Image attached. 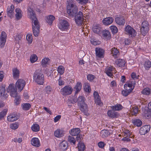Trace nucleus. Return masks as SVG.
<instances>
[{
	"instance_id": "0eeeda50",
	"label": "nucleus",
	"mask_w": 151,
	"mask_h": 151,
	"mask_svg": "<svg viewBox=\"0 0 151 151\" xmlns=\"http://www.w3.org/2000/svg\"><path fill=\"white\" fill-rule=\"evenodd\" d=\"M126 34L131 37H135L136 35V32L135 30L129 25H127L125 28Z\"/></svg>"
},
{
	"instance_id": "de8ad7c7",
	"label": "nucleus",
	"mask_w": 151,
	"mask_h": 151,
	"mask_svg": "<svg viewBox=\"0 0 151 151\" xmlns=\"http://www.w3.org/2000/svg\"><path fill=\"white\" fill-rule=\"evenodd\" d=\"M7 111V109H4L1 112H0V120L4 118V116L6 115Z\"/></svg>"
},
{
	"instance_id": "393cba45",
	"label": "nucleus",
	"mask_w": 151,
	"mask_h": 151,
	"mask_svg": "<svg viewBox=\"0 0 151 151\" xmlns=\"http://www.w3.org/2000/svg\"><path fill=\"white\" fill-rule=\"evenodd\" d=\"M55 19V17L53 15H50L46 17V21L50 25H51Z\"/></svg>"
},
{
	"instance_id": "864d4df0",
	"label": "nucleus",
	"mask_w": 151,
	"mask_h": 151,
	"mask_svg": "<svg viewBox=\"0 0 151 151\" xmlns=\"http://www.w3.org/2000/svg\"><path fill=\"white\" fill-rule=\"evenodd\" d=\"M113 33H116L118 32V29L117 27L114 26H112L110 27Z\"/></svg>"
},
{
	"instance_id": "423d86ee",
	"label": "nucleus",
	"mask_w": 151,
	"mask_h": 151,
	"mask_svg": "<svg viewBox=\"0 0 151 151\" xmlns=\"http://www.w3.org/2000/svg\"><path fill=\"white\" fill-rule=\"evenodd\" d=\"M83 16V14L81 11H79L78 13L74 16L76 22L78 25L81 24L83 23L84 20Z\"/></svg>"
},
{
	"instance_id": "ea45409f",
	"label": "nucleus",
	"mask_w": 151,
	"mask_h": 151,
	"mask_svg": "<svg viewBox=\"0 0 151 151\" xmlns=\"http://www.w3.org/2000/svg\"><path fill=\"white\" fill-rule=\"evenodd\" d=\"M23 109L25 110H29L31 107V105L29 103L23 104H22Z\"/></svg>"
},
{
	"instance_id": "b1692460",
	"label": "nucleus",
	"mask_w": 151,
	"mask_h": 151,
	"mask_svg": "<svg viewBox=\"0 0 151 151\" xmlns=\"http://www.w3.org/2000/svg\"><path fill=\"white\" fill-rule=\"evenodd\" d=\"M92 30L94 33L99 34L101 33V28L99 25H94L92 27Z\"/></svg>"
},
{
	"instance_id": "9b49d317",
	"label": "nucleus",
	"mask_w": 151,
	"mask_h": 151,
	"mask_svg": "<svg viewBox=\"0 0 151 151\" xmlns=\"http://www.w3.org/2000/svg\"><path fill=\"white\" fill-rule=\"evenodd\" d=\"M150 128V125H145L141 127L139 132L141 135H145L149 131Z\"/></svg>"
},
{
	"instance_id": "49530a36",
	"label": "nucleus",
	"mask_w": 151,
	"mask_h": 151,
	"mask_svg": "<svg viewBox=\"0 0 151 151\" xmlns=\"http://www.w3.org/2000/svg\"><path fill=\"white\" fill-rule=\"evenodd\" d=\"M26 39L29 43H31L32 41V34H27L26 36Z\"/></svg>"
},
{
	"instance_id": "473e14b6",
	"label": "nucleus",
	"mask_w": 151,
	"mask_h": 151,
	"mask_svg": "<svg viewBox=\"0 0 151 151\" xmlns=\"http://www.w3.org/2000/svg\"><path fill=\"white\" fill-rule=\"evenodd\" d=\"M111 50L112 55L114 56L115 58H116L117 55L119 53L118 50L115 47H114L112 48Z\"/></svg>"
},
{
	"instance_id": "2eb2a0df",
	"label": "nucleus",
	"mask_w": 151,
	"mask_h": 151,
	"mask_svg": "<svg viewBox=\"0 0 151 151\" xmlns=\"http://www.w3.org/2000/svg\"><path fill=\"white\" fill-rule=\"evenodd\" d=\"M93 96L95 99V103L99 105H101V102L100 97L99 96L98 93L96 91H95L93 93Z\"/></svg>"
},
{
	"instance_id": "7ed1b4c3",
	"label": "nucleus",
	"mask_w": 151,
	"mask_h": 151,
	"mask_svg": "<svg viewBox=\"0 0 151 151\" xmlns=\"http://www.w3.org/2000/svg\"><path fill=\"white\" fill-rule=\"evenodd\" d=\"M34 79L38 84L42 85L44 83V78L42 71L40 69L36 70L33 76Z\"/></svg>"
},
{
	"instance_id": "aec40b11",
	"label": "nucleus",
	"mask_w": 151,
	"mask_h": 151,
	"mask_svg": "<svg viewBox=\"0 0 151 151\" xmlns=\"http://www.w3.org/2000/svg\"><path fill=\"white\" fill-rule=\"evenodd\" d=\"M81 130L80 129L78 128H76L73 129L70 131V134L72 136H76L79 134Z\"/></svg>"
},
{
	"instance_id": "4468645a",
	"label": "nucleus",
	"mask_w": 151,
	"mask_h": 151,
	"mask_svg": "<svg viewBox=\"0 0 151 151\" xmlns=\"http://www.w3.org/2000/svg\"><path fill=\"white\" fill-rule=\"evenodd\" d=\"M96 55L99 58H103L104 50L100 48H96L95 49Z\"/></svg>"
},
{
	"instance_id": "37998d69",
	"label": "nucleus",
	"mask_w": 151,
	"mask_h": 151,
	"mask_svg": "<svg viewBox=\"0 0 151 151\" xmlns=\"http://www.w3.org/2000/svg\"><path fill=\"white\" fill-rule=\"evenodd\" d=\"M141 28H146V29H149L148 22L146 21H144L143 22L142 24Z\"/></svg>"
},
{
	"instance_id": "9d476101",
	"label": "nucleus",
	"mask_w": 151,
	"mask_h": 151,
	"mask_svg": "<svg viewBox=\"0 0 151 151\" xmlns=\"http://www.w3.org/2000/svg\"><path fill=\"white\" fill-rule=\"evenodd\" d=\"M25 84V81L22 79H18L16 83V87L19 89L20 91L22 90Z\"/></svg>"
},
{
	"instance_id": "680f3d73",
	"label": "nucleus",
	"mask_w": 151,
	"mask_h": 151,
	"mask_svg": "<svg viewBox=\"0 0 151 151\" xmlns=\"http://www.w3.org/2000/svg\"><path fill=\"white\" fill-rule=\"evenodd\" d=\"M76 139L77 141H79V142H81V135L80 134H79L76 135Z\"/></svg>"
},
{
	"instance_id": "0e129e2a",
	"label": "nucleus",
	"mask_w": 151,
	"mask_h": 151,
	"mask_svg": "<svg viewBox=\"0 0 151 151\" xmlns=\"http://www.w3.org/2000/svg\"><path fill=\"white\" fill-rule=\"evenodd\" d=\"M131 76L132 78L133 79L138 78L137 76L136 75V73H132L131 74Z\"/></svg>"
},
{
	"instance_id": "4be33fe9",
	"label": "nucleus",
	"mask_w": 151,
	"mask_h": 151,
	"mask_svg": "<svg viewBox=\"0 0 151 151\" xmlns=\"http://www.w3.org/2000/svg\"><path fill=\"white\" fill-rule=\"evenodd\" d=\"M64 132L63 130L58 129L54 132L55 136L58 137H60L63 136Z\"/></svg>"
},
{
	"instance_id": "052dcab7",
	"label": "nucleus",
	"mask_w": 151,
	"mask_h": 151,
	"mask_svg": "<svg viewBox=\"0 0 151 151\" xmlns=\"http://www.w3.org/2000/svg\"><path fill=\"white\" fill-rule=\"evenodd\" d=\"M105 145V144H104V143L103 142L101 141L98 143V146L99 147L101 148H103L104 147Z\"/></svg>"
},
{
	"instance_id": "2f4dec72",
	"label": "nucleus",
	"mask_w": 151,
	"mask_h": 151,
	"mask_svg": "<svg viewBox=\"0 0 151 151\" xmlns=\"http://www.w3.org/2000/svg\"><path fill=\"white\" fill-rule=\"evenodd\" d=\"M78 148L79 151H83L85 149L84 144L82 142H79L78 145Z\"/></svg>"
},
{
	"instance_id": "69168bd1",
	"label": "nucleus",
	"mask_w": 151,
	"mask_h": 151,
	"mask_svg": "<svg viewBox=\"0 0 151 151\" xmlns=\"http://www.w3.org/2000/svg\"><path fill=\"white\" fill-rule=\"evenodd\" d=\"M61 115H58L56 116L54 119V121L55 122L58 121L61 118Z\"/></svg>"
},
{
	"instance_id": "f704fd0d",
	"label": "nucleus",
	"mask_w": 151,
	"mask_h": 151,
	"mask_svg": "<svg viewBox=\"0 0 151 151\" xmlns=\"http://www.w3.org/2000/svg\"><path fill=\"white\" fill-rule=\"evenodd\" d=\"M133 88H129L128 90L126 89V90L122 91V94L124 96H127L132 91Z\"/></svg>"
},
{
	"instance_id": "6e6552de",
	"label": "nucleus",
	"mask_w": 151,
	"mask_h": 151,
	"mask_svg": "<svg viewBox=\"0 0 151 151\" xmlns=\"http://www.w3.org/2000/svg\"><path fill=\"white\" fill-rule=\"evenodd\" d=\"M69 26V24L66 20H61L60 21L59 28L60 29L62 30L67 29H68Z\"/></svg>"
},
{
	"instance_id": "4d7b16f0",
	"label": "nucleus",
	"mask_w": 151,
	"mask_h": 151,
	"mask_svg": "<svg viewBox=\"0 0 151 151\" xmlns=\"http://www.w3.org/2000/svg\"><path fill=\"white\" fill-rule=\"evenodd\" d=\"M18 125L17 124L14 123L11 124L10 125V127L12 129H16L18 127Z\"/></svg>"
},
{
	"instance_id": "6e6d98bb",
	"label": "nucleus",
	"mask_w": 151,
	"mask_h": 151,
	"mask_svg": "<svg viewBox=\"0 0 151 151\" xmlns=\"http://www.w3.org/2000/svg\"><path fill=\"white\" fill-rule=\"evenodd\" d=\"M95 78V76L91 74H89L87 76V79L89 81L93 80Z\"/></svg>"
},
{
	"instance_id": "4c0bfd02",
	"label": "nucleus",
	"mask_w": 151,
	"mask_h": 151,
	"mask_svg": "<svg viewBox=\"0 0 151 151\" xmlns=\"http://www.w3.org/2000/svg\"><path fill=\"white\" fill-rule=\"evenodd\" d=\"M81 83L79 82H78L74 88L76 89V93L78 92L81 90Z\"/></svg>"
},
{
	"instance_id": "72a5a7b5",
	"label": "nucleus",
	"mask_w": 151,
	"mask_h": 151,
	"mask_svg": "<svg viewBox=\"0 0 151 151\" xmlns=\"http://www.w3.org/2000/svg\"><path fill=\"white\" fill-rule=\"evenodd\" d=\"M13 97L15 98V99L14 100V103L17 105H18L20 103L21 101L19 95L17 93H16V95Z\"/></svg>"
},
{
	"instance_id": "79ce46f5",
	"label": "nucleus",
	"mask_w": 151,
	"mask_h": 151,
	"mask_svg": "<svg viewBox=\"0 0 151 151\" xmlns=\"http://www.w3.org/2000/svg\"><path fill=\"white\" fill-rule=\"evenodd\" d=\"M122 108V106L120 104H117L115 106H113L112 107V109L113 110H120Z\"/></svg>"
},
{
	"instance_id": "c756f323",
	"label": "nucleus",
	"mask_w": 151,
	"mask_h": 151,
	"mask_svg": "<svg viewBox=\"0 0 151 151\" xmlns=\"http://www.w3.org/2000/svg\"><path fill=\"white\" fill-rule=\"evenodd\" d=\"M108 116L111 118H114L117 115V113L115 112L114 110H109L107 112Z\"/></svg>"
},
{
	"instance_id": "f03ea898",
	"label": "nucleus",
	"mask_w": 151,
	"mask_h": 151,
	"mask_svg": "<svg viewBox=\"0 0 151 151\" xmlns=\"http://www.w3.org/2000/svg\"><path fill=\"white\" fill-rule=\"evenodd\" d=\"M85 99L83 96H81L78 97L77 99V102L78 105L80 107L81 111L83 112L85 114L88 115V109L87 105L85 102Z\"/></svg>"
},
{
	"instance_id": "20e7f679",
	"label": "nucleus",
	"mask_w": 151,
	"mask_h": 151,
	"mask_svg": "<svg viewBox=\"0 0 151 151\" xmlns=\"http://www.w3.org/2000/svg\"><path fill=\"white\" fill-rule=\"evenodd\" d=\"M67 12L69 15L71 17H74L78 13L77 6L75 4H71L70 5L67 6Z\"/></svg>"
},
{
	"instance_id": "13d9d810",
	"label": "nucleus",
	"mask_w": 151,
	"mask_h": 151,
	"mask_svg": "<svg viewBox=\"0 0 151 151\" xmlns=\"http://www.w3.org/2000/svg\"><path fill=\"white\" fill-rule=\"evenodd\" d=\"M78 3L81 4H85L87 3L88 0H76Z\"/></svg>"
},
{
	"instance_id": "603ef678",
	"label": "nucleus",
	"mask_w": 151,
	"mask_h": 151,
	"mask_svg": "<svg viewBox=\"0 0 151 151\" xmlns=\"http://www.w3.org/2000/svg\"><path fill=\"white\" fill-rule=\"evenodd\" d=\"M84 89L86 92H89L91 90L90 87L88 83H85Z\"/></svg>"
},
{
	"instance_id": "7c9ffc66",
	"label": "nucleus",
	"mask_w": 151,
	"mask_h": 151,
	"mask_svg": "<svg viewBox=\"0 0 151 151\" xmlns=\"http://www.w3.org/2000/svg\"><path fill=\"white\" fill-rule=\"evenodd\" d=\"M50 59L47 58H45L42 60L41 64L43 67H46L47 66V65H48Z\"/></svg>"
},
{
	"instance_id": "a19ab883",
	"label": "nucleus",
	"mask_w": 151,
	"mask_h": 151,
	"mask_svg": "<svg viewBox=\"0 0 151 151\" xmlns=\"http://www.w3.org/2000/svg\"><path fill=\"white\" fill-rule=\"evenodd\" d=\"M37 59V57L35 54L32 55L30 57V60L31 62L32 63L35 62Z\"/></svg>"
},
{
	"instance_id": "bf43d9fd",
	"label": "nucleus",
	"mask_w": 151,
	"mask_h": 151,
	"mask_svg": "<svg viewBox=\"0 0 151 151\" xmlns=\"http://www.w3.org/2000/svg\"><path fill=\"white\" fill-rule=\"evenodd\" d=\"M132 108L133 110L132 114L135 115L137 114L138 112V108L135 106L133 107Z\"/></svg>"
},
{
	"instance_id": "ddd939ff",
	"label": "nucleus",
	"mask_w": 151,
	"mask_h": 151,
	"mask_svg": "<svg viewBox=\"0 0 151 151\" xmlns=\"http://www.w3.org/2000/svg\"><path fill=\"white\" fill-rule=\"evenodd\" d=\"M14 9V6L12 5L10 6L7 7V13L9 17L12 18L14 15L13 11Z\"/></svg>"
},
{
	"instance_id": "338daca9",
	"label": "nucleus",
	"mask_w": 151,
	"mask_h": 151,
	"mask_svg": "<svg viewBox=\"0 0 151 151\" xmlns=\"http://www.w3.org/2000/svg\"><path fill=\"white\" fill-rule=\"evenodd\" d=\"M43 109L47 112L49 114H50V115L52 114V112L50 110V109H48L47 108L45 107H44Z\"/></svg>"
},
{
	"instance_id": "f3484780",
	"label": "nucleus",
	"mask_w": 151,
	"mask_h": 151,
	"mask_svg": "<svg viewBox=\"0 0 151 151\" xmlns=\"http://www.w3.org/2000/svg\"><path fill=\"white\" fill-rule=\"evenodd\" d=\"M19 118V117L16 114H10L7 117V119L9 121L12 122L17 120Z\"/></svg>"
},
{
	"instance_id": "c9c22d12",
	"label": "nucleus",
	"mask_w": 151,
	"mask_h": 151,
	"mask_svg": "<svg viewBox=\"0 0 151 151\" xmlns=\"http://www.w3.org/2000/svg\"><path fill=\"white\" fill-rule=\"evenodd\" d=\"M132 122L137 127H140L142 124V122L139 119H136L133 120Z\"/></svg>"
},
{
	"instance_id": "a18cd8bd",
	"label": "nucleus",
	"mask_w": 151,
	"mask_h": 151,
	"mask_svg": "<svg viewBox=\"0 0 151 151\" xmlns=\"http://www.w3.org/2000/svg\"><path fill=\"white\" fill-rule=\"evenodd\" d=\"M64 70L65 68L64 67L62 66H60L58 68V72L60 75H62L63 73Z\"/></svg>"
},
{
	"instance_id": "6ab92c4d",
	"label": "nucleus",
	"mask_w": 151,
	"mask_h": 151,
	"mask_svg": "<svg viewBox=\"0 0 151 151\" xmlns=\"http://www.w3.org/2000/svg\"><path fill=\"white\" fill-rule=\"evenodd\" d=\"M115 63L119 67H122L125 66L126 62L124 60L117 59L115 61Z\"/></svg>"
},
{
	"instance_id": "e2e57ef3",
	"label": "nucleus",
	"mask_w": 151,
	"mask_h": 151,
	"mask_svg": "<svg viewBox=\"0 0 151 151\" xmlns=\"http://www.w3.org/2000/svg\"><path fill=\"white\" fill-rule=\"evenodd\" d=\"M45 90L47 93H49L51 90L50 86H47L45 88Z\"/></svg>"
},
{
	"instance_id": "e433bc0d",
	"label": "nucleus",
	"mask_w": 151,
	"mask_h": 151,
	"mask_svg": "<svg viewBox=\"0 0 151 151\" xmlns=\"http://www.w3.org/2000/svg\"><path fill=\"white\" fill-rule=\"evenodd\" d=\"M32 130L34 132H37L39 131V125L37 124H33L31 127Z\"/></svg>"
},
{
	"instance_id": "cd10ccee",
	"label": "nucleus",
	"mask_w": 151,
	"mask_h": 151,
	"mask_svg": "<svg viewBox=\"0 0 151 151\" xmlns=\"http://www.w3.org/2000/svg\"><path fill=\"white\" fill-rule=\"evenodd\" d=\"M15 11L16 12V14L15 15V16L17 19L18 20L20 19L22 17V11L19 8H17L16 9Z\"/></svg>"
},
{
	"instance_id": "bb28decb",
	"label": "nucleus",
	"mask_w": 151,
	"mask_h": 151,
	"mask_svg": "<svg viewBox=\"0 0 151 151\" xmlns=\"http://www.w3.org/2000/svg\"><path fill=\"white\" fill-rule=\"evenodd\" d=\"M60 148L63 150H66L68 147V143L65 141H63L60 143Z\"/></svg>"
},
{
	"instance_id": "c03bdc74",
	"label": "nucleus",
	"mask_w": 151,
	"mask_h": 151,
	"mask_svg": "<svg viewBox=\"0 0 151 151\" xmlns=\"http://www.w3.org/2000/svg\"><path fill=\"white\" fill-rule=\"evenodd\" d=\"M103 36L104 37H109L110 36V33L108 30H105L102 32Z\"/></svg>"
},
{
	"instance_id": "f257e3e1",
	"label": "nucleus",
	"mask_w": 151,
	"mask_h": 151,
	"mask_svg": "<svg viewBox=\"0 0 151 151\" xmlns=\"http://www.w3.org/2000/svg\"><path fill=\"white\" fill-rule=\"evenodd\" d=\"M28 14L32 21L33 33L35 37L38 36L40 31L39 23L36 17L34 11L30 8L28 9Z\"/></svg>"
},
{
	"instance_id": "8fccbe9b",
	"label": "nucleus",
	"mask_w": 151,
	"mask_h": 151,
	"mask_svg": "<svg viewBox=\"0 0 151 151\" xmlns=\"http://www.w3.org/2000/svg\"><path fill=\"white\" fill-rule=\"evenodd\" d=\"M142 93L144 95H148L150 94V89L148 88L144 89L142 91Z\"/></svg>"
},
{
	"instance_id": "39448f33",
	"label": "nucleus",
	"mask_w": 151,
	"mask_h": 151,
	"mask_svg": "<svg viewBox=\"0 0 151 151\" xmlns=\"http://www.w3.org/2000/svg\"><path fill=\"white\" fill-rule=\"evenodd\" d=\"M6 92L9 93L10 95L12 97L15 96L17 93L16 86L14 84H10L7 88Z\"/></svg>"
},
{
	"instance_id": "5fc2aeb1",
	"label": "nucleus",
	"mask_w": 151,
	"mask_h": 151,
	"mask_svg": "<svg viewBox=\"0 0 151 151\" xmlns=\"http://www.w3.org/2000/svg\"><path fill=\"white\" fill-rule=\"evenodd\" d=\"M91 42L92 44L94 45H97L100 44V42L99 41H96V39H91Z\"/></svg>"
},
{
	"instance_id": "09e8293b",
	"label": "nucleus",
	"mask_w": 151,
	"mask_h": 151,
	"mask_svg": "<svg viewBox=\"0 0 151 151\" xmlns=\"http://www.w3.org/2000/svg\"><path fill=\"white\" fill-rule=\"evenodd\" d=\"M68 140L70 143H73V145L75 144L76 140L75 138L73 136H69L68 137Z\"/></svg>"
},
{
	"instance_id": "5701e85b",
	"label": "nucleus",
	"mask_w": 151,
	"mask_h": 151,
	"mask_svg": "<svg viewBox=\"0 0 151 151\" xmlns=\"http://www.w3.org/2000/svg\"><path fill=\"white\" fill-rule=\"evenodd\" d=\"M13 76L14 78L18 79L19 77V71L16 68L12 69Z\"/></svg>"
},
{
	"instance_id": "1a4fd4ad",
	"label": "nucleus",
	"mask_w": 151,
	"mask_h": 151,
	"mask_svg": "<svg viewBox=\"0 0 151 151\" xmlns=\"http://www.w3.org/2000/svg\"><path fill=\"white\" fill-rule=\"evenodd\" d=\"M72 88L69 86H65L61 90V93L63 95H67L71 94Z\"/></svg>"
},
{
	"instance_id": "58836bf2",
	"label": "nucleus",
	"mask_w": 151,
	"mask_h": 151,
	"mask_svg": "<svg viewBox=\"0 0 151 151\" xmlns=\"http://www.w3.org/2000/svg\"><path fill=\"white\" fill-rule=\"evenodd\" d=\"M144 65L145 68L148 70L151 67V62L149 60H147L145 62Z\"/></svg>"
},
{
	"instance_id": "a878e982",
	"label": "nucleus",
	"mask_w": 151,
	"mask_h": 151,
	"mask_svg": "<svg viewBox=\"0 0 151 151\" xmlns=\"http://www.w3.org/2000/svg\"><path fill=\"white\" fill-rule=\"evenodd\" d=\"M5 86H3L0 87V94L1 96H3L6 98L8 96L7 93H6V90L5 88Z\"/></svg>"
},
{
	"instance_id": "c85d7f7f",
	"label": "nucleus",
	"mask_w": 151,
	"mask_h": 151,
	"mask_svg": "<svg viewBox=\"0 0 151 151\" xmlns=\"http://www.w3.org/2000/svg\"><path fill=\"white\" fill-rule=\"evenodd\" d=\"M110 135V133L109 131L106 130H103L101 131L100 135L103 138H105Z\"/></svg>"
},
{
	"instance_id": "f8f14e48",
	"label": "nucleus",
	"mask_w": 151,
	"mask_h": 151,
	"mask_svg": "<svg viewBox=\"0 0 151 151\" xmlns=\"http://www.w3.org/2000/svg\"><path fill=\"white\" fill-rule=\"evenodd\" d=\"M6 34L5 32H2L0 36V46L1 48L3 47L5 45L6 38Z\"/></svg>"
},
{
	"instance_id": "a211bd4d",
	"label": "nucleus",
	"mask_w": 151,
	"mask_h": 151,
	"mask_svg": "<svg viewBox=\"0 0 151 151\" xmlns=\"http://www.w3.org/2000/svg\"><path fill=\"white\" fill-rule=\"evenodd\" d=\"M116 23L119 25H123L124 24L125 21L123 17H116L115 19Z\"/></svg>"
},
{
	"instance_id": "774afa93",
	"label": "nucleus",
	"mask_w": 151,
	"mask_h": 151,
	"mask_svg": "<svg viewBox=\"0 0 151 151\" xmlns=\"http://www.w3.org/2000/svg\"><path fill=\"white\" fill-rule=\"evenodd\" d=\"M22 38V36L20 35H17L15 38V39L17 41H18L20 40Z\"/></svg>"
},
{
	"instance_id": "dca6fc26",
	"label": "nucleus",
	"mask_w": 151,
	"mask_h": 151,
	"mask_svg": "<svg viewBox=\"0 0 151 151\" xmlns=\"http://www.w3.org/2000/svg\"><path fill=\"white\" fill-rule=\"evenodd\" d=\"M31 142L32 145L36 147H38L40 145V141L38 138L36 137L32 138Z\"/></svg>"
},
{
	"instance_id": "412c9836",
	"label": "nucleus",
	"mask_w": 151,
	"mask_h": 151,
	"mask_svg": "<svg viewBox=\"0 0 151 151\" xmlns=\"http://www.w3.org/2000/svg\"><path fill=\"white\" fill-rule=\"evenodd\" d=\"M114 19L112 17H107L104 18L103 21L104 24L108 25L111 24L113 22Z\"/></svg>"
},
{
	"instance_id": "3c124183",
	"label": "nucleus",
	"mask_w": 151,
	"mask_h": 151,
	"mask_svg": "<svg viewBox=\"0 0 151 151\" xmlns=\"http://www.w3.org/2000/svg\"><path fill=\"white\" fill-rule=\"evenodd\" d=\"M149 29H146V28H141L140 29V32L142 35L145 36L148 32Z\"/></svg>"
}]
</instances>
